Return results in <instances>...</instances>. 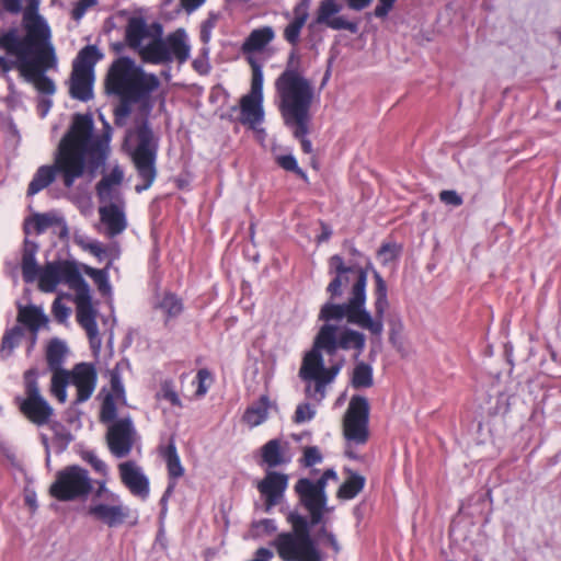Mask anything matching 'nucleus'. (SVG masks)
Returning <instances> with one entry per match:
<instances>
[{
	"mask_svg": "<svg viewBox=\"0 0 561 561\" xmlns=\"http://www.w3.org/2000/svg\"><path fill=\"white\" fill-rule=\"evenodd\" d=\"M158 397L168 400L173 405L181 407V400L178 393L174 391L172 385L169 382H164L161 386V390L158 393Z\"/></svg>",
	"mask_w": 561,
	"mask_h": 561,
	"instance_id": "8fccbe9b",
	"label": "nucleus"
},
{
	"mask_svg": "<svg viewBox=\"0 0 561 561\" xmlns=\"http://www.w3.org/2000/svg\"><path fill=\"white\" fill-rule=\"evenodd\" d=\"M1 7L13 14H18L22 10L21 0H0Z\"/></svg>",
	"mask_w": 561,
	"mask_h": 561,
	"instance_id": "4d7b16f0",
	"label": "nucleus"
},
{
	"mask_svg": "<svg viewBox=\"0 0 561 561\" xmlns=\"http://www.w3.org/2000/svg\"><path fill=\"white\" fill-rule=\"evenodd\" d=\"M342 10V3L339 0H321L316 12L314 24L325 25L335 31H350L355 33L357 24L339 15Z\"/></svg>",
	"mask_w": 561,
	"mask_h": 561,
	"instance_id": "5701e85b",
	"label": "nucleus"
},
{
	"mask_svg": "<svg viewBox=\"0 0 561 561\" xmlns=\"http://www.w3.org/2000/svg\"><path fill=\"white\" fill-rule=\"evenodd\" d=\"M118 472L122 483L129 492L141 500L149 496V479L140 466L135 461H124L118 465Z\"/></svg>",
	"mask_w": 561,
	"mask_h": 561,
	"instance_id": "b1692460",
	"label": "nucleus"
},
{
	"mask_svg": "<svg viewBox=\"0 0 561 561\" xmlns=\"http://www.w3.org/2000/svg\"><path fill=\"white\" fill-rule=\"evenodd\" d=\"M277 162L286 171H293L297 174L305 175L301 169L298 167L296 158L291 154L278 157Z\"/></svg>",
	"mask_w": 561,
	"mask_h": 561,
	"instance_id": "3c124183",
	"label": "nucleus"
},
{
	"mask_svg": "<svg viewBox=\"0 0 561 561\" xmlns=\"http://www.w3.org/2000/svg\"><path fill=\"white\" fill-rule=\"evenodd\" d=\"M84 249L90 253L101 259L105 254V248L99 241H91L84 245Z\"/></svg>",
	"mask_w": 561,
	"mask_h": 561,
	"instance_id": "13d9d810",
	"label": "nucleus"
},
{
	"mask_svg": "<svg viewBox=\"0 0 561 561\" xmlns=\"http://www.w3.org/2000/svg\"><path fill=\"white\" fill-rule=\"evenodd\" d=\"M110 497L116 504L92 503L88 507V514L95 520L113 528L122 525L130 517V510L121 502L117 494L111 493Z\"/></svg>",
	"mask_w": 561,
	"mask_h": 561,
	"instance_id": "4be33fe9",
	"label": "nucleus"
},
{
	"mask_svg": "<svg viewBox=\"0 0 561 561\" xmlns=\"http://www.w3.org/2000/svg\"><path fill=\"white\" fill-rule=\"evenodd\" d=\"M100 217L108 237L121 234L127 227L124 209L117 204L100 207Z\"/></svg>",
	"mask_w": 561,
	"mask_h": 561,
	"instance_id": "a878e982",
	"label": "nucleus"
},
{
	"mask_svg": "<svg viewBox=\"0 0 561 561\" xmlns=\"http://www.w3.org/2000/svg\"><path fill=\"white\" fill-rule=\"evenodd\" d=\"M288 485V477L286 474L270 471L264 479L257 483V490L264 497V511L266 513L280 503Z\"/></svg>",
	"mask_w": 561,
	"mask_h": 561,
	"instance_id": "393cba45",
	"label": "nucleus"
},
{
	"mask_svg": "<svg viewBox=\"0 0 561 561\" xmlns=\"http://www.w3.org/2000/svg\"><path fill=\"white\" fill-rule=\"evenodd\" d=\"M76 293V305H77V320L79 324L85 330L92 348L99 350L101 346V339L99 334L96 323V310L93 308L91 302L90 288L88 283L84 280Z\"/></svg>",
	"mask_w": 561,
	"mask_h": 561,
	"instance_id": "6ab92c4d",
	"label": "nucleus"
},
{
	"mask_svg": "<svg viewBox=\"0 0 561 561\" xmlns=\"http://www.w3.org/2000/svg\"><path fill=\"white\" fill-rule=\"evenodd\" d=\"M274 404L267 394H262L257 401L253 402L245 410L242 420L250 427H256L264 423L268 417V411Z\"/></svg>",
	"mask_w": 561,
	"mask_h": 561,
	"instance_id": "c756f323",
	"label": "nucleus"
},
{
	"mask_svg": "<svg viewBox=\"0 0 561 561\" xmlns=\"http://www.w3.org/2000/svg\"><path fill=\"white\" fill-rule=\"evenodd\" d=\"M365 345L366 336L363 332L325 322L319 329L311 350L305 354L299 369V377L308 382L306 394L320 402L325 397L327 386L333 382L342 369V363L325 367L321 352L334 355L337 350L353 348L357 351V357L364 351Z\"/></svg>",
	"mask_w": 561,
	"mask_h": 561,
	"instance_id": "7ed1b4c3",
	"label": "nucleus"
},
{
	"mask_svg": "<svg viewBox=\"0 0 561 561\" xmlns=\"http://www.w3.org/2000/svg\"><path fill=\"white\" fill-rule=\"evenodd\" d=\"M110 136L93 135L89 115L75 116L71 127L61 138L53 165H42L35 172L27 195H35L51 184L59 173L64 185L70 188L85 171L94 173L104 164L110 150Z\"/></svg>",
	"mask_w": 561,
	"mask_h": 561,
	"instance_id": "f257e3e1",
	"label": "nucleus"
},
{
	"mask_svg": "<svg viewBox=\"0 0 561 561\" xmlns=\"http://www.w3.org/2000/svg\"><path fill=\"white\" fill-rule=\"evenodd\" d=\"M201 38L204 43H207L210 39V30L207 28V24H204L202 27Z\"/></svg>",
	"mask_w": 561,
	"mask_h": 561,
	"instance_id": "338daca9",
	"label": "nucleus"
},
{
	"mask_svg": "<svg viewBox=\"0 0 561 561\" xmlns=\"http://www.w3.org/2000/svg\"><path fill=\"white\" fill-rule=\"evenodd\" d=\"M316 415V410L309 403L299 404L295 411L294 421L305 423L311 421Z\"/></svg>",
	"mask_w": 561,
	"mask_h": 561,
	"instance_id": "de8ad7c7",
	"label": "nucleus"
},
{
	"mask_svg": "<svg viewBox=\"0 0 561 561\" xmlns=\"http://www.w3.org/2000/svg\"><path fill=\"white\" fill-rule=\"evenodd\" d=\"M51 31L21 32L11 27L0 32V70L2 73L16 69L43 94L51 95L55 83L45 72L57 68V56Z\"/></svg>",
	"mask_w": 561,
	"mask_h": 561,
	"instance_id": "f03ea898",
	"label": "nucleus"
},
{
	"mask_svg": "<svg viewBox=\"0 0 561 561\" xmlns=\"http://www.w3.org/2000/svg\"><path fill=\"white\" fill-rule=\"evenodd\" d=\"M252 69L251 90L240 101L242 124L255 128L264 118L263 111V70L262 66L252 57L249 59Z\"/></svg>",
	"mask_w": 561,
	"mask_h": 561,
	"instance_id": "2eb2a0df",
	"label": "nucleus"
},
{
	"mask_svg": "<svg viewBox=\"0 0 561 561\" xmlns=\"http://www.w3.org/2000/svg\"><path fill=\"white\" fill-rule=\"evenodd\" d=\"M102 57L99 49L89 45L82 48L72 65L70 94L73 99L88 101L93 96L94 66Z\"/></svg>",
	"mask_w": 561,
	"mask_h": 561,
	"instance_id": "9d476101",
	"label": "nucleus"
},
{
	"mask_svg": "<svg viewBox=\"0 0 561 561\" xmlns=\"http://www.w3.org/2000/svg\"><path fill=\"white\" fill-rule=\"evenodd\" d=\"M311 0H300L293 10V20L284 28V38L286 42L296 46L300 38V33L309 18V8Z\"/></svg>",
	"mask_w": 561,
	"mask_h": 561,
	"instance_id": "bb28decb",
	"label": "nucleus"
},
{
	"mask_svg": "<svg viewBox=\"0 0 561 561\" xmlns=\"http://www.w3.org/2000/svg\"><path fill=\"white\" fill-rule=\"evenodd\" d=\"M125 146L128 149L138 176L144 182L142 184H137L135 187L136 192L141 193L152 185L157 176L156 159L158 141L146 119L134 129L127 131Z\"/></svg>",
	"mask_w": 561,
	"mask_h": 561,
	"instance_id": "6e6552de",
	"label": "nucleus"
},
{
	"mask_svg": "<svg viewBox=\"0 0 561 561\" xmlns=\"http://www.w3.org/2000/svg\"><path fill=\"white\" fill-rule=\"evenodd\" d=\"M98 373L95 367L89 363H79L70 370L58 371L51 376L50 392L60 402L67 401V387L76 389L75 404L87 402L95 391Z\"/></svg>",
	"mask_w": 561,
	"mask_h": 561,
	"instance_id": "1a4fd4ad",
	"label": "nucleus"
},
{
	"mask_svg": "<svg viewBox=\"0 0 561 561\" xmlns=\"http://www.w3.org/2000/svg\"><path fill=\"white\" fill-rule=\"evenodd\" d=\"M204 2H205V0H181L182 7L187 12H193L198 7H201Z\"/></svg>",
	"mask_w": 561,
	"mask_h": 561,
	"instance_id": "680f3d73",
	"label": "nucleus"
},
{
	"mask_svg": "<svg viewBox=\"0 0 561 561\" xmlns=\"http://www.w3.org/2000/svg\"><path fill=\"white\" fill-rule=\"evenodd\" d=\"M365 478L357 473H352L340 486L337 496L343 500L354 499L364 488Z\"/></svg>",
	"mask_w": 561,
	"mask_h": 561,
	"instance_id": "c9c22d12",
	"label": "nucleus"
},
{
	"mask_svg": "<svg viewBox=\"0 0 561 561\" xmlns=\"http://www.w3.org/2000/svg\"><path fill=\"white\" fill-rule=\"evenodd\" d=\"M39 4L41 0H27L19 28L21 32L51 31L46 19L38 12Z\"/></svg>",
	"mask_w": 561,
	"mask_h": 561,
	"instance_id": "cd10ccee",
	"label": "nucleus"
},
{
	"mask_svg": "<svg viewBox=\"0 0 561 561\" xmlns=\"http://www.w3.org/2000/svg\"><path fill=\"white\" fill-rule=\"evenodd\" d=\"M299 501L310 516V524L322 523L323 516L331 512L328 507V496L323 482H316L308 478L299 479L295 485Z\"/></svg>",
	"mask_w": 561,
	"mask_h": 561,
	"instance_id": "f3484780",
	"label": "nucleus"
},
{
	"mask_svg": "<svg viewBox=\"0 0 561 561\" xmlns=\"http://www.w3.org/2000/svg\"><path fill=\"white\" fill-rule=\"evenodd\" d=\"M321 461L322 456L317 447H308L305 449L304 462L306 467H311L313 465L320 463Z\"/></svg>",
	"mask_w": 561,
	"mask_h": 561,
	"instance_id": "5fc2aeb1",
	"label": "nucleus"
},
{
	"mask_svg": "<svg viewBox=\"0 0 561 561\" xmlns=\"http://www.w3.org/2000/svg\"><path fill=\"white\" fill-rule=\"evenodd\" d=\"M371 0H347V4L353 10H363L370 4Z\"/></svg>",
	"mask_w": 561,
	"mask_h": 561,
	"instance_id": "0e129e2a",
	"label": "nucleus"
},
{
	"mask_svg": "<svg viewBox=\"0 0 561 561\" xmlns=\"http://www.w3.org/2000/svg\"><path fill=\"white\" fill-rule=\"evenodd\" d=\"M137 439L138 434L130 416L114 420L107 427V446L116 458L128 456Z\"/></svg>",
	"mask_w": 561,
	"mask_h": 561,
	"instance_id": "a211bd4d",
	"label": "nucleus"
},
{
	"mask_svg": "<svg viewBox=\"0 0 561 561\" xmlns=\"http://www.w3.org/2000/svg\"><path fill=\"white\" fill-rule=\"evenodd\" d=\"M140 100H121L119 105L114 111L115 124L118 126H124L131 112L130 104L137 103Z\"/></svg>",
	"mask_w": 561,
	"mask_h": 561,
	"instance_id": "c03bdc74",
	"label": "nucleus"
},
{
	"mask_svg": "<svg viewBox=\"0 0 561 561\" xmlns=\"http://www.w3.org/2000/svg\"><path fill=\"white\" fill-rule=\"evenodd\" d=\"M375 288V314L366 308L367 274L360 272L356 284H353L347 300L343 304H324L319 312V320L324 322L341 321L344 318L347 323L366 330L371 336L380 339L383 332V318L389 307L387 285L380 274L374 271Z\"/></svg>",
	"mask_w": 561,
	"mask_h": 561,
	"instance_id": "39448f33",
	"label": "nucleus"
},
{
	"mask_svg": "<svg viewBox=\"0 0 561 561\" xmlns=\"http://www.w3.org/2000/svg\"><path fill=\"white\" fill-rule=\"evenodd\" d=\"M57 221V217L53 214H36L31 217L25 222V231L28 233L31 230H34L36 233H43L49 227L55 225Z\"/></svg>",
	"mask_w": 561,
	"mask_h": 561,
	"instance_id": "4c0bfd02",
	"label": "nucleus"
},
{
	"mask_svg": "<svg viewBox=\"0 0 561 561\" xmlns=\"http://www.w3.org/2000/svg\"><path fill=\"white\" fill-rule=\"evenodd\" d=\"M66 354V346L58 340H54L49 343L46 352V359L49 369L55 376L58 371H66L67 369L61 368V364Z\"/></svg>",
	"mask_w": 561,
	"mask_h": 561,
	"instance_id": "f704fd0d",
	"label": "nucleus"
},
{
	"mask_svg": "<svg viewBox=\"0 0 561 561\" xmlns=\"http://www.w3.org/2000/svg\"><path fill=\"white\" fill-rule=\"evenodd\" d=\"M160 85L158 77L147 73L128 57H119L110 66L104 89L119 100H147Z\"/></svg>",
	"mask_w": 561,
	"mask_h": 561,
	"instance_id": "0eeeda50",
	"label": "nucleus"
},
{
	"mask_svg": "<svg viewBox=\"0 0 561 561\" xmlns=\"http://www.w3.org/2000/svg\"><path fill=\"white\" fill-rule=\"evenodd\" d=\"M87 274L93 279L99 290L103 295L111 293V285L108 282V274L106 270L89 268Z\"/></svg>",
	"mask_w": 561,
	"mask_h": 561,
	"instance_id": "79ce46f5",
	"label": "nucleus"
},
{
	"mask_svg": "<svg viewBox=\"0 0 561 561\" xmlns=\"http://www.w3.org/2000/svg\"><path fill=\"white\" fill-rule=\"evenodd\" d=\"M98 3V0H79L75 3L73 9L71 11V16L76 21H80L85 12L94 7Z\"/></svg>",
	"mask_w": 561,
	"mask_h": 561,
	"instance_id": "09e8293b",
	"label": "nucleus"
},
{
	"mask_svg": "<svg viewBox=\"0 0 561 561\" xmlns=\"http://www.w3.org/2000/svg\"><path fill=\"white\" fill-rule=\"evenodd\" d=\"M319 538L323 537L327 539L328 543L331 546V548L334 550V552L340 551V545L335 538V536L328 531L325 527H321L318 534Z\"/></svg>",
	"mask_w": 561,
	"mask_h": 561,
	"instance_id": "6e6d98bb",
	"label": "nucleus"
},
{
	"mask_svg": "<svg viewBox=\"0 0 561 561\" xmlns=\"http://www.w3.org/2000/svg\"><path fill=\"white\" fill-rule=\"evenodd\" d=\"M283 443L279 439H271L262 447L263 461L271 468L287 462L284 457Z\"/></svg>",
	"mask_w": 561,
	"mask_h": 561,
	"instance_id": "72a5a7b5",
	"label": "nucleus"
},
{
	"mask_svg": "<svg viewBox=\"0 0 561 561\" xmlns=\"http://www.w3.org/2000/svg\"><path fill=\"white\" fill-rule=\"evenodd\" d=\"M288 522L293 526V534L305 535L309 534V527L312 526L307 518L298 513H289L287 517Z\"/></svg>",
	"mask_w": 561,
	"mask_h": 561,
	"instance_id": "37998d69",
	"label": "nucleus"
},
{
	"mask_svg": "<svg viewBox=\"0 0 561 561\" xmlns=\"http://www.w3.org/2000/svg\"><path fill=\"white\" fill-rule=\"evenodd\" d=\"M38 288L45 293H53L61 283L76 289L84 282L77 266L69 261H53L46 263L36 278Z\"/></svg>",
	"mask_w": 561,
	"mask_h": 561,
	"instance_id": "dca6fc26",
	"label": "nucleus"
},
{
	"mask_svg": "<svg viewBox=\"0 0 561 561\" xmlns=\"http://www.w3.org/2000/svg\"><path fill=\"white\" fill-rule=\"evenodd\" d=\"M18 320L34 333L48 322L43 309L36 306L20 307Z\"/></svg>",
	"mask_w": 561,
	"mask_h": 561,
	"instance_id": "473e14b6",
	"label": "nucleus"
},
{
	"mask_svg": "<svg viewBox=\"0 0 561 561\" xmlns=\"http://www.w3.org/2000/svg\"><path fill=\"white\" fill-rule=\"evenodd\" d=\"M196 379L198 383L196 396L204 397L207 393L210 385L213 383V376L208 369L203 368L198 370Z\"/></svg>",
	"mask_w": 561,
	"mask_h": 561,
	"instance_id": "a18cd8bd",
	"label": "nucleus"
},
{
	"mask_svg": "<svg viewBox=\"0 0 561 561\" xmlns=\"http://www.w3.org/2000/svg\"><path fill=\"white\" fill-rule=\"evenodd\" d=\"M124 172L119 167H114L98 184V195L102 202L112 201L116 187L122 183Z\"/></svg>",
	"mask_w": 561,
	"mask_h": 561,
	"instance_id": "2f4dec72",
	"label": "nucleus"
},
{
	"mask_svg": "<svg viewBox=\"0 0 561 561\" xmlns=\"http://www.w3.org/2000/svg\"><path fill=\"white\" fill-rule=\"evenodd\" d=\"M391 8L392 7L387 3L379 2L375 8V15L377 18H383L388 14Z\"/></svg>",
	"mask_w": 561,
	"mask_h": 561,
	"instance_id": "69168bd1",
	"label": "nucleus"
},
{
	"mask_svg": "<svg viewBox=\"0 0 561 561\" xmlns=\"http://www.w3.org/2000/svg\"><path fill=\"white\" fill-rule=\"evenodd\" d=\"M369 404L366 398L354 396L343 417V434L348 445H364L369 437Z\"/></svg>",
	"mask_w": 561,
	"mask_h": 561,
	"instance_id": "4468645a",
	"label": "nucleus"
},
{
	"mask_svg": "<svg viewBox=\"0 0 561 561\" xmlns=\"http://www.w3.org/2000/svg\"><path fill=\"white\" fill-rule=\"evenodd\" d=\"M373 385V368L370 365L360 362L354 367L352 386L354 388H368Z\"/></svg>",
	"mask_w": 561,
	"mask_h": 561,
	"instance_id": "e433bc0d",
	"label": "nucleus"
},
{
	"mask_svg": "<svg viewBox=\"0 0 561 561\" xmlns=\"http://www.w3.org/2000/svg\"><path fill=\"white\" fill-rule=\"evenodd\" d=\"M53 314L58 322H65L70 314V308L61 302L60 297L56 298L53 304Z\"/></svg>",
	"mask_w": 561,
	"mask_h": 561,
	"instance_id": "603ef678",
	"label": "nucleus"
},
{
	"mask_svg": "<svg viewBox=\"0 0 561 561\" xmlns=\"http://www.w3.org/2000/svg\"><path fill=\"white\" fill-rule=\"evenodd\" d=\"M164 458L167 461L169 477L171 479L181 478L184 474V468L181 463L176 447L173 443L167 447L164 451Z\"/></svg>",
	"mask_w": 561,
	"mask_h": 561,
	"instance_id": "58836bf2",
	"label": "nucleus"
},
{
	"mask_svg": "<svg viewBox=\"0 0 561 561\" xmlns=\"http://www.w3.org/2000/svg\"><path fill=\"white\" fill-rule=\"evenodd\" d=\"M22 335V331L20 328H15L12 331L8 332L1 343L0 356L2 358H7L11 355L14 347L18 345L19 339Z\"/></svg>",
	"mask_w": 561,
	"mask_h": 561,
	"instance_id": "a19ab883",
	"label": "nucleus"
},
{
	"mask_svg": "<svg viewBox=\"0 0 561 561\" xmlns=\"http://www.w3.org/2000/svg\"><path fill=\"white\" fill-rule=\"evenodd\" d=\"M158 306L169 318L179 316L183 309L181 300L172 294H165Z\"/></svg>",
	"mask_w": 561,
	"mask_h": 561,
	"instance_id": "ea45409f",
	"label": "nucleus"
},
{
	"mask_svg": "<svg viewBox=\"0 0 561 561\" xmlns=\"http://www.w3.org/2000/svg\"><path fill=\"white\" fill-rule=\"evenodd\" d=\"M163 30L158 23L148 24L140 16H133L126 26V41L142 61L153 65L178 61L184 64L191 54L187 33L183 28L162 37Z\"/></svg>",
	"mask_w": 561,
	"mask_h": 561,
	"instance_id": "423d86ee",
	"label": "nucleus"
},
{
	"mask_svg": "<svg viewBox=\"0 0 561 561\" xmlns=\"http://www.w3.org/2000/svg\"><path fill=\"white\" fill-rule=\"evenodd\" d=\"M329 480H337V474L333 469L325 470L316 482H323V488L325 489Z\"/></svg>",
	"mask_w": 561,
	"mask_h": 561,
	"instance_id": "e2e57ef3",
	"label": "nucleus"
},
{
	"mask_svg": "<svg viewBox=\"0 0 561 561\" xmlns=\"http://www.w3.org/2000/svg\"><path fill=\"white\" fill-rule=\"evenodd\" d=\"M111 386L110 389L103 388L100 392L102 398L100 421L102 423H110L115 420L117 405L126 404L125 388L122 382L119 374V365H116L110 373Z\"/></svg>",
	"mask_w": 561,
	"mask_h": 561,
	"instance_id": "412c9836",
	"label": "nucleus"
},
{
	"mask_svg": "<svg viewBox=\"0 0 561 561\" xmlns=\"http://www.w3.org/2000/svg\"><path fill=\"white\" fill-rule=\"evenodd\" d=\"M378 256L382 260L383 263H387L394 257V251L390 245H383L378 251Z\"/></svg>",
	"mask_w": 561,
	"mask_h": 561,
	"instance_id": "052dcab7",
	"label": "nucleus"
},
{
	"mask_svg": "<svg viewBox=\"0 0 561 561\" xmlns=\"http://www.w3.org/2000/svg\"><path fill=\"white\" fill-rule=\"evenodd\" d=\"M329 272L334 274L333 279L327 287V291L331 298L340 297L343 288L347 285L356 284L357 276L360 272L367 274V270L359 264L353 263L348 266L344 264L342 256L335 254L329 260Z\"/></svg>",
	"mask_w": 561,
	"mask_h": 561,
	"instance_id": "aec40b11",
	"label": "nucleus"
},
{
	"mask_svg": "<svg viewBox=\"0 0 561 561\" xmlns=\"http://www.w3.org/2000/svg\"><path fill=\"white\" fill-rule=\"evenodd\" d=\"M36 378L35 369L25 371V398L20 403V410L30 422L42 426L50 421L54 409L41 393Z\"/></svg>",
	"mask_w": 561,
	"mask_h": 561,
	"instance_id": "f8f14e48",
	"label": "nucleus"
},
{
	"mask_svg": "<svg viewBox=\"0 0 561 561\" xmlns=\"http://www.w3.org/2000/svg\"><path fill=\"white\" fill-rule=\"evenodd\" d=\"M439 199L446 204L458 207L462 204V197L453 190H445L439 193Z\"/></svg>",
	"mask_w": 561,
	"mask_h": 561,
	"instance_id": "864d4df0",
	"label": "nucleus"
},
{
	"mask_svg": "<svg viewBox=\"0 0 561 561\" xmlns=\"http://www.w3.org/2000/svg\"><path fill=\"white\" fill-rule=\"evenodd\" d=\"M274 546L284 561H321V553L310 534L282 533Z\"/></svg>",
	"mask_w": 561,
	"mask_h": 561,
	"instance_id": "ddd939ff",
	"label": "nucleus"
},
{
	"mask_svg": "<svg viewBox=\"0 0 561 561\" xmlns=\"http://www.w3.org/2000/svg\"><path fill=\"white\" fill-rule=\"evenodd\" d=\"M88 461L92 465V467L100 473H106V465L104 461L99 459L95 455L89 454L87 457Z\"/></svg>",
	"mask_w": 561,
	"mask_h": 561,
	"instance_id": "bf43d9fd",
	"label": "nucleus"
},
{
	"mask_svg": "<svg viewBox=\"0 0 561 561\" xmlns=\"http://www.w3.org/2000/svg\"><path fill=\"white\" fill-rule=\"evenodd\" d=\"M91 490L92 480L88 470L73 465L56 473V479L49 488V493L59 501H73L85 497Z\"/></svg>",
	"mask_w": 561,
	"mask_h": 561,
	"instance_id": "9b49d317",
	"label": "nucleus"
},
{
	"mask_svg": "<svg viewBox=\"0 0 561 561\" xmlns=\"http://www.w3.org/2000/svg\"><path fill=\"white\" fill-rule=\"evenodd\" d=\"M252 529L255 536H264L275 533L277 526L274 519L265 518L253 523Z\"/></svg>",
	"mask_w": 561,
	"mask_h": 561,
	"instance_id": "49530a36",
	"label": "nucleus"
},
{
	"mask_svg": "<svg viewBox=\"0 0 561 561\" xmlns=\"http://www.w3.org/2000/svg\"><path fill=\"white\" fill-rule=\"evenodd\" d=\"M275 37L274 30L271 26H263L253 30L242 44L243 53H253L262 50Z\"/></svg>",
	"mask_w": 561,
	"mask_h": 561,
	"instance_id": "7c9ffc66",
	"label": "nucleus"
},
{
	"mask_svg": "<svg viewBox=\"0 0 561 561\" xmlns=\"http://www.w3.org/2000/svg\"><path fill=\"white\" fill-rule=\"evenodd\" d=\"M275 89L285 125L300 140L302 151L311 153L312 144L306 135L309 131V112L314 99V87L302 73L301 58L296 50L289 53L285 70L275 80Z\"/></svg>",
	"mask_w": 561,
	"mask_h": 561,
	"instance_id": "20e7f679",
	"label": "nucleus"
},
{
	"mask_svg": "<svg viewBox=\"0 0 561 561\" xmlns=\"http://www.w3.org/2000/svg\"><path fill=\"white\" fill-rule=\"evenodd\" d=\"M106 493H108V490L106 488L105 481L99 482V488H98V490L95 492V496L100 497V496H102L103 494H106Z\"/></svg>",
	"mask_w": 561,
	"mask_h": 561,
	"instance_id": "774afa93",
	"label": "nucleus"
},
{
	"mask_svg": "<svg viewBox=\"0 0 561 561\" xmlns=\"http://www.w3.org/2000/svg\"><path fill=\"white\" fill-rule=\"evenodd\" d=\"M38 252V244L34 241L25 239L22 257H21V270L24 282L33 283L36 280L38 273L42 267H39L36 261V254Z\"/></svg>",
	"mask_w": 561,
	"mask_h": 561,
	"instance_id": "c85d7f7f",
	"label": "nucleus"
}]
</instances>
